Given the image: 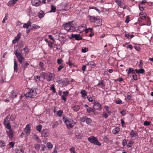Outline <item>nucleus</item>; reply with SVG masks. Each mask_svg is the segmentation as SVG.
<instances>
[{
  "instance_id": "obj_50",
  "label": "nucleus",
  "mask_w": 153,
  "mask_h": 153,
  "mask_svg": "<svg viewBox=\"0 0 153 153\" xmlns=\"http://www.w3.org/2000/svg\"><path fill=\"white\" fill-rule=\"evenodd\" d=\"M151 122L148 121H145L144 123V124L145 126H149L150 125Z\"/></svg>"
},
{
  "instance_id": "obj_48",
  "label": "nucleus",
  "mask_w": 153,
  "mask_h": 153,
  "mask_svg": "<svg viewBox=\"0 0 153 153\" xmlns=\"http://www.w3.org/2000/svg\"><path fill=\"white\" fill-rule=\"evenodd\" d=\"M47 145V147L49 149H51L53 147L52 144L50 143H48Z\"/></svg>"
},
{
  "instance_id": "obj_24",
  "label": "nucleus",
  "mask_w": 153,
  "mask_h": 153,
  "mask_svg": "<svg viewBox=\"0 0 153 153\" xmlns=\"http://www.w3.org/2000/svg\"><path fill=\"white\" fill-rule=\"evenodd\" d=\"M126 71L128 74H129L131 73L135 74V70H134L133 68H129L128 70V69H126Z\"/></svg>"
},
{
  "instance_id": "obj_20",
  "label": "nucleus",
  "mask_w": 153,
  "mask_h": 153,
  "mask_svg": "<svg viewBox=\"0 0 153 153\" xmlns=\"http://www.w3.org/2000/svg\"><path fill=\"white\" fill-rule=\"evenodd\" d=\"M18 65L16 61L14 59V70L15 72H17L18 71Z\"/></svg>"
},
{
  "instance_id": "obj_2",
  "label": "nucleus",
  "mask_w": 153,
  "mask_h": 153,
  "mask_svg": "<svg viewBox=\"0 0 153 153\" xmlns=\"http://www.w3.org/2000/svg\"><path fill=\"white\" fill-rule=\"evenodd\" d=\"M62 120L68 129L72 128L75 125L76 123L72 119L66 117L65 116L63 117Z\"/></svg>"
},
{
  "instance_id": "obj_33",
  "label": "nucleus",
  "mask_w": 153,
  "mask_h": 153,
  "mask_svg": "<svg viewBox=\"0 0 153 153\" xmlns=\"http://www.w3.org/2000/svg\"><path fill=\"white\" fill-rule=\"evenodd\" d=\"M42 128V125L41 124H39L36 127V129L38 131L40 132L41 131Z\"/></svg>"
},
{
  "instance_id": "obj_21",
  "label": "nucleus",
  "mask_w": 153,
  "mask_h": 153,
  "mask_svg": "<svg viewBox=\"0 0 153 153\" xmlns=\"http://www.w3.org/2000/svg\"><path fill=\"white\" fill-rule=\"evenodd\" d=\"M32 23L31 21H29L27 22L26 23H25L24 24L23 26V27L24 28H27L30 26L31 25Z\"/></svg>"
},
{
  "instance_id": "obj_6",
  "label": "nucleus",
  "mask_w": 153,
  "mask_h": 153,
  "mask_svg": "<svg viewBox=\"0 0 153 153\" xmlns=\"http://www.w3.org/2000/svg\"><path fill=\"white\" fill-rule=\"evenodd\" d=\"M86 25L85 24L79 26L78 29L76 30L77 31L81 33L85 31L86 33H87L88 32V29L86 28Z\"/></svg>"
},
{
  "instance_id": "obj_16",
  "label": "nucleus",
  "mask_w": 153,
  "mask_h": 153,
  "mask_svg": "<svg viewBox=\"0 0 153 153\" xmlns=\"http://www.w3.org/2000/svg\"><path fill=\"white\" fill-rule=\"evenodd\" d=\"M98 17L99 16H88V17L89 19L91 22H93L94 23Z\"/></svg>"
},
{
  "instance_id": "obj_5",
  "label": "nucleus",
  "mask_w": 153,
  "mask_h": 153,
  "mask_svg": "<svg viewBox=\"0 0 153 153\" xmlns=\"http://www.w3.org/2000/svg\"><path fill=\"white\" fill-rule=\"evenodd\" d=\"M88 141L91 143H93L95 145H97L99 146H101V143L98 141V140L97 137L91 136L88 138Z\"/></svg>"
},
{
  "instance_id": "obj_60",
  "label": "nucleus",
  "mask_w": 153,
  "mask_h": 153,
  "mask_svg": "<svg viewBox=\"0 0 153 153\" xmlns=\"http://www.w3.org/2000/svg\"><path fill=\"white\" fill-rule=\"evenodd\" d=\"M82 136L80 135V134H76L75 136V137L77 139H80L82 138Z\"/></svg>"
},
{
  "instance_id": "obj_27",
  "label": "nucleus",
  "mask_w": 153,
  "mask_h": 153,
  "mask_svg": "<svg viewBox=\"0 0 153 153\" xmlns=\"http://www.w3.org/2000/svg\"><path fill=\"white\" fill-rule=\"evenodd\" d=\"M120 131V128L118 127H116L113 130L112 132L114 134L118 133Z\"/></svg>"
},
{
  "instance_id": "obj_9",
  "label": "nucleus",
  "mask_w": 153,
  "mask_h": 153,
  "mask_svg": "<svg viewBox=\"0 0 153 153\" xmlns=\"http://www.w3.org/2000/svg\"><path fill=\"white\" fill-rule=\"evenodd\" d=\"M31 3L33 6H39L41 4V1L39 0H32Z\"/></svg>"
},
{
  "instance_id": "obj_26",
  "label": "nucleus",
  "mask_w": 153,
  "mask_h": 153,
  "mask_svg": "<svg viewBox=\"0 0 153 153\" xmlns=\"http://www.w3.org/2000/svg\"><path fill=\"white\" fill-rule=\"evenodd\" d=\"M140 18L141 19H143L144 18H145L146 16V14L143 12L140 13Z\"/></svg>"
},
{
  "instance_id": "obj_11",
  "label": "nucleus",
  "mask_w": 153,
  "mask_h": 153,
  "mask_svg": "<svg viewBox=\"0 0 153 153\" xmlns=\"http://www.w3.org/2000/svg\"><path fill=\"white\" fill-rule=\"evenodd\" d=\"M94 24L97 26L102 25V20L99 17H98L96 20L95 22L94 23Z\"/></svg>"
},
{
  "instance_id": "obj_15",
  "label": "nucleus",
  "mask_w": 153,
  "mask_h": 153,
  "mask_svg": "<svg viewBox=\"0 0 153 153\" xmlns=\"http://www.w3.org/2000/svg\"><path fill=\"white\" fill-rule=\"evenodd\" d=\"M105 83L103 80H100L97 85L100 87L103 88L105 87Z\"/></svg>"
},
{
  "instance_id": "obj_22",
  "label": "nucleus",
  "mask_w": 153,
  "mask_h": 153,
  "mask_svg": "<svg viewBox=\"0 0 153 153\" xmlns=\"http://www.w3.org/2000/svg\"><path fill=\"white\" fill-rule=\"evenodd\" d=\"M18 94L15 91H13L12 92L11 94L10 95V97H11L12 98H15L17 97Z\"/></svg>"
},
{
  "instance_id": "obj_29",
  "label": "nucleus",
  "mask_w": 153,
  "mask_h": 153,
  "mask_svg": "<svg viewBox=\"0 0 153 153\" xmlns=\"http://www.w3.org/2000/svg\"><path fill=\"white\" fill-rule=\"evenodd\" d=\"M44 12L42 11L41 10L39 13L38 16L39 18L41 19L44 17Z\"/></svg>"
},
{
  "instance_id": "obj_40",
  "label": "nucleus",
  "mask_w": 153,
  "mask_h": 153,
  "mask_svg": "<svg viewBox=\"0 0 153 153\" xmlns=\"http://www.w3.org/2000/svg\"><path fill=\"white\" fill-rule=\"evenodd\" d=\"M90 9H94V10H97V11L99 13H100V10H99V9H98L96 7H95L93 6V7H90Z\"/></svg>"
},
{
  "instance_id": "obj_23",
  "label": "nucleus",
  "mask_w": 153,
  "mask_h": 153,
  "mask_svg": "<svg viewBox=\"0 0 153 153\" xmlns=\"http://www.w3.org/2000/svg\"><path fill=\"white\" fill-rule=\"evenodd\" d=\"M82 97L84 98L85 99V97L87 95L86 91L85 90H82L80 92Z\"/></svg>"
},
{
  "instance_id": "obj_4",
  "label": "nucleus",
  "mask_w": 153,
  "mask_h": 153,
  "mask_svg": "<svg viewBox=\"0 0 153 153\" xmlns=\"http://www.w3.org/2000/svg\"><path fill=\"white\" fill-rule=\"evenodd\" d=\"M36 89L32 88L31 89H28L27 92L25 94V95L26 97L32 98L35 97L37 94Z\"/></svg>"
},
{
  "instance_id": "obj_13",
  "label": "nucleus",
  "mask_w": 153,
  "mask_h": 153,
  "mask_svg": "<svg viewBox=\"0 0 153 153\" xmlns=\"http://www.w3.org/2000/svg\"><path fill=\"white\" fill-rule=\"evenodd\" d=\"M11 118V116L10 115H8L4 120V121L3 122V124H10V120Z\"/></svg>"
},
{
  "instance_id": "obj_46",
  "label": "nucleus",
  "mask_w": 153,
  "mask_h": 153,
  "mask_svg": "<svg viewBox=\"0 0 153 153\" xmlns=\"http://www.w3.org/2000/svg\"><path fill=\"white\" fill-rule=\"evenodd\" d=\"M34 147L36 150H39L40 148V145L38 144H36L35 145Z\"/></svg>"
},
{
  "instance_id": "obj_45",
  "label": "nucleus",
  "mask_w": 153,
  "mask_h": 153,
  "mask_svg": "<svg viewBox=\"0 0 153 153\" xmlns=\"http://www.w3.org/2000/svg\"><path fill=\"white\" fill-rule=\"evenodd\" d=\"M102 116L103 118L107 119L108 117V115L106 112H104Z\"/></svg>"
},
{
  "instance_id": "obj_32",
  "label": "nucleus",
  "mask_w": 153,
  "mask_h": 153,
  "mask_svg": "<svg viewBox=\"0 0 153 153\" xmlns=\"http://www.w3.org/2000/svg\"><path fill=\"white\" fill-rule=\"evenodd\" d=\"M63 113L62 110H59L57 112L56 114L59 117H61L62 116V114Z\"/></svg>"
},
{
  "instance_id": "obj_61",
  "label": "nucleus",
  "mask_w": 153,
  "mask_h": 153,
  "mask_svg": "<svg viewBox=\"0 0 153 153\" xmlns=\"http://www.w3.org/2000/svg\"><path fill=\"white\" fill-rule=\"evenodd\" d=\"M115 103L118 104H120L122 103V101L120 100H118L116 101Z\"/></svg>"
},
{
  "instance_id": "obj_41",
  "label": "nucleus",
  "mask_w": 153,
  "mask_h": 153,
  "mask_svg": "<svg viewBox=\"0 0 153 153\" xmlns=\"http://www.w3.org/2000/svg\"><path fill=\"white\" fill-rule=\"evenodd\" d=\"M8 17V15L7 13L5 15V17H4V18L3 19L2 21V22L3 23H4L5 22V21L6 20H7V19Z\"/></svg>"
},
{
  "instance_id": "obj_57",
  "label": "nucleus",
  "mask_w": 153,
  "mask_h": 153,
  "mask_svg": "<svg viewBox=\"0 0 153 153\" xmlns=\"http://www.w3.org/2000/svg\"><path fill=\"white\" fill-rule=\"evenodd\" d=\"M51 89L52 90V92L54 93L56 92V89L55 88L54 85L52 86L51 87Z\"/></svg>"
},
{
  "instance_id": "obj_36",
  "label": "nucleus",
  "mask_w": 153,
  "mask_h": 153,
  "mask_svg": "<svg viewBox=\"0 0 153 153\" xmlns=\"http://www.w3.org/2000/svg\"><path fill=\"white\" fill-rule=\"evenodd\" d=\"M88 65L93 66H95L96 65L94 61H90L87 64Z\"/></svg>"
},
{
  "instance_id": "obj_59",
  "label": "nucleus",
  "mask_w": 153,
  "mask_h": 153,
  "mask_svg": "<svg viewBox=\"0 0 153 153\" xmlns=\"http://www.w3.org/2000/svg\"><path fill=\"white\" fill-rule=\"evenodd\" d=\"M120 121H121V123L122 125V127H123L124 126V125L125 124V122L124 121V120H123V119H121Z\"/></svg>"
},
{
  "instance_id": "obj_53",
  "label": "nucleus",
  "mask_w": 153,
  "mask_h": 153,
  "mask_svg": "<svg viewBox=\"0 0 153 153\" xmlns=\"http://www.w3.org/2000/svg\"><path fill=\"white\" fill-rule=\"evenodd\" d=\"M88 50V49L87 48H84L82 49V51L83 53L86 52Z\"/></svg>"
},
{
  "instance_id": "obj_12",
  "label": "nucleus",
  "mask_w": 153,
  "mask_h": 153,
  "mask_svg": "<svg viewBox=\"0 0 153 153\" xmlns=\"http://www.w3.org/2000/svg\"><path fill=\"white\" fill-rule=\"evenodd\" d=\"M6 128L9 130V132L7 134H13V132L11 129V126L10 124H4Z\"/></svg>"
},
{
  "instance_id": "obj_63",
  "label": "nucleus",
  "mask_w": 153,
  "mask_h": 153,
  "mask_svg": "<svg viewBox=\"0 0 153 153\" xmlns=\"http://www.w3.org/2000/svg\"><path fill=\"white\" fill-rule=\"evenodd\" d=\"M68 94L69 92L67 91H64L63 92V95L65 97H66L68 95Z\"/></svg>"
},
{
  "instance_id": "obj_51",
  "label": "nucleus",
  "mask_w": 153,
  "mask_h": 153,
  "mask_svg": "<svg viewBox=\"0 0 153 153\" xmlns=\"http://www.w3.org/2000/svg\"><path fill=\"white\" fill-rule=\"evenodd\" d=\"M87 98L88 99V101L91 102H92L94 101V99L93 97H87Z\"/></svg>"
},
{
  "instance_id": "obj_10",
  "label": "nucleus",
  "mask_w": 153,
  "mask_h": 153,
  "mask_svg": "<svg viewBox=\"0 0 153 153\" xmlns=\"http://www.w3.org/2000/svg\"><path fill=\"white\" fill-rule=\"evenodd\" d=\"M94 108L95 109H97L98 110H101L102 108L101 105V104L98 102H94Z\"/></svg>"
},
{
  "instance_id": "obj_54",
  "label": "nucleus",
  "mask_w": 153,
  "mask_h": 153,
  "mask_svg": "<svg viewBox=\"0 0 153 153\" xmlns=\"http://www.w3.org/2000/svg\"><path fill=\"white\" fill-rule=\"evenodd\" d=\"M104 108H105L106 111H107V113L108 114H109L111 113V111L109 110V108L108 106H106L104 107Z\"/></svg>"
},
{
  "instance_id": "obj_47",
  "label": "nucleus",
  "mask_w": 153,
  "mask_h": 153,
  "mask_svg": "<svg viewBox=\"0 0 153 153\" xmlns=\"http://www.w3.org/2000/svg\"><path fill=\"white\" fill-rule=\"evenodd\" d=\"M133 144V142L132 141H130L128 144L127 147L128 148L131 147L132 146V145Z\"/></svg>"
},
{
  "instance_id": "obj_58",
  "label": "nucleus",
  "mask_w": 153,
  "mask_h": 153,
  "mask_svg": "<svg viewBox=\"0 0 153 153\" xmlns=\"http://www.w3.org/2000/svg\"><path fill=\"white\" fill-rule=\"evenodd\" d=\"M24 150L22 149H20V150H18L16 152L17 153H24Z\"/></svg>"
},
{
  "instance_id": "obj_39",
  "label": "nucleus",
  "mask_w": 153,
  "mask_h": 153,
  "mask_svg": "<svg viewBox=\"0 0 153 153\" xmlns=\"http://www.w3.org/2000/svg\"><path fill=\"white\" fill-rule=\"evenodd\" d=\"M64 67V65L63 64L60 65L58 68V71H61Z\"/></svg>"
},
{
  "instance_id": "obj_64",
  "label": "nucleus",
  "mask_w": 153,
  "mask_h": 153,
  "mask_svg": "<svg viewBox=\"0 0 153 153\" xmlns=\"http://www.w3.org/2000/svg\"><path fill=\"white\" fill-rule=\"evenodd\" d=\"M67 64L70 66H71L74 65L73 63H71L69 60V61L67 62Z\"/></svg>"
},
{
  "instance_id": "obj_14",
  "label": "nucleus",
  "mask_w": 153,
  "mask_h": 153,
  "mask_svg": "<svg viewBox=\"0 0 153 153\" xmlns=\"http://www.w3.org/2000/svg\"><path fill=\"white\" fill-rule=\"evenodd\" d=\"M21 36V34L20 33H18L17 36L15 37L14 39L13 40V43L14 44L16 43V42L18 41L20 39Z\"/></svg>"
},
{
  "instance_id": "obj_38",
  "label": "nucleus",
  "mask_w": 153,
  "mask_h": 153,
  "mask_svg": "<svg viewBox=\"0 0 153 153\" xmlns=\"http://www.w3.org/2000/svg\"><path fill=\"white\" fill-rule=\"evenodd\" d=\"M87 117L86 116L81 117L80 118V120L82 122L86 121Z\"/></svg>"
},
{
  "instance_id": "obj_7",
  "label": "nucleus",
  "mask_w": 153,
  "mask_h": 153,
  "mask_svg": "<svg viewBox=\"0 0 153 153\" xmlns=\"http://www.w3.org/2000/svg\"><path fill=\"white\" fill-rule=\"evenodd\" d=\"M55 75V74L53 73H50L49 74H47L46 79L48 82H50L53 80L54 78Z\"/></svg>"
},
{
  "instance_id": "obj_19",
  "label": "nucleus",
  "mask_w": 153,
  "mask_h": 153,
  "mask_svg": "<svg viewBox=\"0 0 153 153\" xmlns=\"http://www.w3.org/2000/svg\"><path fill=\"white\" fill-rule=\"evenodd\" d=\"M73 110L77 112L80 109V107L79 105H73L72 107Z\"/></svg>"
},
{
  "instance_id": "obj_31",
  "label": "nucleus",
  "mask_w": 153,
  "mask_h": 153,
  "mask_svg": "<svg viewBox=\"0 0 153 153\" xmlns=\"http://www.w3.org/2000/svg\"><path fill=\"white\" fill-rule=\"evenodd\" d=\"M95 111V110L94 108H91V107H88L87 108V111L88 113H91V112H94Z\"/></svg>"
},
{
  "instance_id": "obj_52",
  "label": "nucleus",
  "mask_w": 153,
  "mask_h": 153,
  "mask_svg": "<svg viewBox=\"0 0 153 153\" xmlns=\"http://www.w3.org/2000/svg\"><path fill=\"white\" fill-rule=\"evenodd\" d=\"M63 62V60L62 59H59L57 60V63L58 64L61 65Z\"/></svg>"
},
{
  "instance_id": "obj_28",
  "label": "nucleus",
  "mask_w": 153,
  "mask_h": 153,
  "mask_svg": "<svg viewBox=\"0 0 153 153\" xmlns=\"http://www.w3.org/2000/svg\"><path fill=\"white\" fill-rule=\"evenodd\" d=\"M33 139L36 140L37 142L39 143L41 142V140L39 137L36 135L35 134L33 136Z\"/></svg>"
},
{
  "instance_id": "obj_55",
  "label": "nucleus",
  "mask_w": 153,
  "mask_h": 153,
  "mask_svg": "<svg viewBox=\"0 0 153 153\" xmlns=\"http://www.w3.org/2000/svg\"><path fill=\"white\" fill-rule=\"evenodd\" d=\"M23 50L25 52V53H27V54L29 52V50L27 47H25V48H24L23 49Z\"/></svg>"
},
{
  "instance_id": "obj_42",
  "label": "nucleus",
  "mask_w": 153,
  "mask_h": 153,
  "mask_svg": "<svg viewBox=\"0 0 153 153\" xmlns=\"http://www.w3.org/2000/svg\"><path fill=\"white\" fill-rule=\"evenodd\" d=\"M51 10L50 12H54L56 11V7H55L53 5H51Z\"/></svg>"
},
{
  "instance_id": "obj_62",
  "label": "nucleus",
  "mask_w": 153,
  "mask_h": 153,
  "mask_svg": "<svg viewBox=\"0 0 153 153\" xmlns=\"http://www.w3.org/2000/svg\"><path fill=\"white\" fill-rule=\"evenodd\" d=\"M62 83L64 85H66L68 84V82L67 80L62 81Z\"/></svg>"
},
{
  "instance_id": "obj_37",
  "label": "nucleus",
  "mask_w": 153,
  "mask_h": 153,
  "mask_svg": "<svg viewBox=\"0 0 153 153\" xmlns=\"http://www.w3.org/2000/svg\"><path fill=\"white\" fill-rule=\"evenodd\" d=\"M59 123L58 121H56L53 123L52 127L53 128L56 127L59 125Z\"/></svg>"
},
{
  "instance_id": "obj_8",
  "label": "nucleus",
  "mask_w": 153,
  "mask_h": 153,
  "mask_svg": "<svg viewBox=\"0 0 153 153\" xmlns=\"http://www.w3.org/2000/svg\"><path fill=\"white\" fill-rule=\"evenodd\" d=\"M71 37L72 38H75L76 40L77 41L82 39V36L79 34H72L71 35Z\"/></svg>"
},
{
  "instance_id": "obj_3",
  "label": "nucleus",
  "mask_w": 153,
  "mask_h": 153,
  "mask_svg": "<svg viewBox=\"0 0 153 153\" xmlns=\"http://www.w3.org/2000/svg\"><path fill=\"white\" fill-rule=\"evenodd\" d=\"M63 26L65 30L67 31L68 32H72L75 30V27L71 22H69L68 23L64 24Z\"/></svg>"
},
{
  "instance_id": "obj_34",
  "label": "nucleus",
  "mask_w": 153,
  "mask_h": 153,
  "mask_svg": "<svg viewBox=\"0 0 153 153\" xmlns=\"http://www.w3.org/2000/svg\"><path fill=\"white\" fill-rule=\"evenodd\" d=\"M47 73H45L44 72H42L40 74L41 77H42L44 79H45L46 77V76Z\"/></svg>"
},
{
  "instance_id": "obj_35",
  "label": "nucleus",
  "mask_w": 153,
  "mask_h": 153,
  "mask_svg": "<svg viewBox=\"0 0 153 153\" xmlns=\"http://www.w3.org/2000/svg\"><path fill=\"white\" fill-rule=\"evenodd\" d=\"M115 2L119 7H120L122 4V2L120 0H116Z\"/></svg>"
},
{
  "instance_id": "obj_56",
  "label": "nucleus",
  "mask_w": 153,
  "mask_h": 153,
  "mask_svg": "<svg viewBox=\"0 0 153 153\" xmlns=\"http://www.w3.org/2000/svg\"><path fill=\"white\" fill-rule=\"evenodd\" d=\"M74 147H72L70 149V150L72 153H76L74 151Z\"/></svg>"
},
{
  "instance_id": "obj_1",
  "label": "nucleus",
  "mask_w": 153,
  "mask_h": 153,
  "mask_svg": "<svg viewBox=\"0 0 153 153\" xmlns=\"http://www.w3.org/2000/svg\"><path fill=\"white\" fill-rule=\"evenodd\" d=\"M14 53L19 63L21 64V70L22 69L24 71L29 65V63L25 61V59L21 53L16 51L14 52Z\"/></svg>"
},
{
  "instance_id": "obj_17",
  "label": "nucleus",
  "mask_w": 153,
  "mask_h": 153,
  "mask_svg": "<svg viewBox=\"0 0 153 153\" xmlns=\"http://www.w3.org/2000/svg\"><path fill=\"white\" fill-rule=\"evenodd\" d=\"M25 132L26 133L30 134V125L27 124L25 128Z\"/></svg>"
},
{
  "instance_id": "obj_49",
  "label": "nucleus",
  "mask_w": 153,
  "mask_h": 153,
  "mask_svg": "<svg viewBox=\"0 0 153 153\" xmlns=\"http://www.w3.org/2000/svg\"><path fill=\"white\" fill-rule=\"evenodd\" d=\"M48 45L50 48H53L52 45L53 44V43L51 41H49L48 43Z\"/></svg>"
},
{
  "instance_id": "obj_30",
  "label": "nucleus",
  "mask_w": 153,
  "mask_h": 153,
  "mask_svg": "<svg viewBox=\"0 0 153 153\" xmlns=\"http://www.w3.org/2000/svg\"><path fill=\"white\" fill-rule=\"evenodd\" d=\"M40 28V27L38 25L33 24L32 25V27L31 29L33 30L36 29H39Z\"/></svg>"
},
{
  "instance_id": "obj_43",
  "label": "nucleus",
  "mask_w": 153,
  "mask_h": 153,
  "mask_svg": "<svg viewBox=\"0 0 153 153\" xmlns=\"http://www.w3.org/2000/svg\"><path fill=\"white\" fill-rule=\"evenodd\" d=\"M5 146V143L3 141L1 140L0 141V146L2 147Z\"/></svg>"
},
{
  "instance_id": "obj_18",
  "label": "nucleus",
  "mask_w": 153,
  "mask_h": 153,
  "mask_svg": "<svg viewBox=\"0 0 153 153\" xmlns=\"http://www.w3.org/2000/svg\"><path fill=\"white\" fill-rule=\"evenodd\" d=\"M18 0H11L9 1L7 4L9 6H13Z\"/></svg>"
},
{
  "instance_id": "obj_44",
  "label": "nucleus",
  "mask_w": 153,
  "mask_h": 153,
  "mask_svg": "<svg viewBox=\"0 0 153 153\" xmlns=\"http://www.w3.org/2000/svg\"><path fill=\"white\" fill-rule=\"evenodd\" d=\"M86 121L88 124H89L91 123L92 120L90 118L87 117Z\"/></svg>"
},
{
  "instance_id": "obj_25",
  "label": "nucleus",
  "mask_w": 153,
  "mask_h": 153,
  "mask_svg": "<svg viewBox=\"0 0 153 153\" xmlns=\"http://www.w3.org/2000/svg\"><path fill=\"white\" fill-rule=\"evenodd\" d=\"M135 72L138 74H143L145 72V70L143 69H140L139 70L135 69Z\"/></svg>"
}]
</instances>
